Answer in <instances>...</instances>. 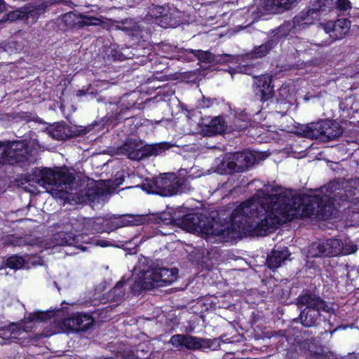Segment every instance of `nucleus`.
<instances>
[{
	"label": "nucleus",
	"instance_id": "f257e3e1",
	"mask_svg": "<svg viewBox=\"0 0 359 359\" xmlns=\"http://www.w3.org/2000/svg\"><path fill=\"white\" fill-rule=\"evenodd\" d=\"M269 187L260 189L256 195L238 205L224 224L210 221L201 214L189 213L180 217L172 218L175 224L182 229L194 233L217 236L222 240L235 239L242 234L262 236L278 227V217H275L274 206L269 201L271 194Z\"/></svg>",
	"mask_w": 359,
	"mask_h": 359
},
{
	"label": "nucleus",
	"instance_id": "f03ea898",
	"mask_svg": "<svg viewBox=\"0 0 359 359\" xmlns=\"http://www.w3.org/2000/svg\"><path fill=\"white\" fill-rule=\"evenodd\" d=\"M343 188L344 194L335 183H330L322 189V196H296L286 189H271L269 201L273 204L275 217L279 219L278 226L299 215L327 219L337 214L335 205H339L340 201L359 203V179L352 180Z\"/></svg>",
	"mask_w": 359,
	"mask_h": 359
},
{
	"label": "nucleus",
	"instance_id": "7ed1b4c3",
	"mask_svg": "<svg viewBox=\"0 0 359 359\" xmlns=\"http://www.w3.org/2000/svg\"><path fill=\"white\" fill-rule=\"evenodd\" d=\"M74 180L73 174L65 168H36L27 175L28 182L44 188L56 198L65 197L72 189Z\"/></svg>",
	"mask_w": 359,
	"mask_h": 359
},
{
	"label": "nucleus",
	"instance_id": "20e7f679",
	"mask_svg": "<svg viewBox=\"0 0 359 359\" xmlns=\"http://www.w3.org/2000/svg\"><path fill=\"white\" fill-rule=\"evenodd\" d=\"M296 304L300 309L305 306L299 315L301 323L305 327L315 326L321 311L327 313H333L334 311L332 304H327L320 296L309 292L299 295Z\"/></svg>",
	"mask_w": 359,
	"mask_h": 359
},
{
	"label": "nucleus",
	"instance_id": "39448f33",
	"mask_svg": "<svg viewBox=\"0 0 359 359\" xmlns=\"http://www.w3.org/2000/svg\"><path fill=\"white\" fill-rule=\"evenodd\" d=\"M31 145L26 141L0 142V168L4 165L18 164L23 167L34 163L36 158Z\"/></svg>",
	"mask_w": 359,
	"mask_h": 359
},
{
	"label": "nucleus",
	"instance_id": "423d86ee",
	"mask_svg": "<svg viewBox=\"0 0 359 359\" xmlns=\"http://www.w3.org/2000/svg\"><path fill=\"white\" fill-rule=\"evenodd\" d=\"M146 186H148V192L163 196H171L191 190L188 179L177 176L174 173L164 174L143 184L144 189H147Z\"/></svg>",
	"mask_w": 359,
	"mask_h": 359
},
{
	"label": "nucleus",
	"instance_id": "0eeeda50",
	"mask_svg": "<svg viewBox=\"0 0 359 359\" xmlns=\"http://www.w3.org/2000/svg\"><path fill=\"white\" fill-rule=\"evenodd\" d=\"M177 275L178 270L176 268H151L143 272L138 280H135L133 290H151L169 285L177 280Z\"/></svg>",
	"mask_w": 359,
	"mask_h": 359
},
{
	"label": "nucleus",
	"instance_id": "6e6552de",
	"mask_svg": "<svg viewBox=\"0 0 359 359\" xmlns=\"http://www.w3.org/2000/svg\"><path fill=\"white\" fill-rule=\"evenodd\" d=\"M55 313V311L31 313L21 323L18 324L12 323L0 329V335H4L13 340H18L19 343L22 344L24 341H20V340L32 330L35 323L45 321L54 316Z\"/></svg>",
	"mask_w": 359,
	"mask_h": 359
},
{
	"label": "nucleus",
	"instance_id": "1a4fd4ad",
	"mask_svg": "<svg viewBox=\"0 0 359 359\" xmlns=\"http://www.w3.org/2000/svg\"><path fill=\"white\" fill-rule=\"evenodd\" d=\"M170 145L166 142L143 146L138 140H128L120 148L119 153L126 155L133 161H141L151 156H156L169 149Z\"/></svg>",
	"mask_w": 359,
	"mask_h": 359
},
{
	"label": "nucleus",
	"instance_id": "9d476101",
	"mask_svg": "<svg viewBox=\"0 0 359 359\" xmlns=\"http://www.w3.org/2000/svg\"><path fill=\"white\" fill-rule=\"evenodd\" d=\"M109 192V182L104 180L93 182L81 191L79 200L89 203L94 207L97 204L103 203L108 198Z\"/></svg>",
	"mask_w": 359,
	"mask_h": 359
},
{
	"label": "nucleus",
	"instance_id": "9b49d317",
	"mask_svg": "<svg viewBox=\"0 0 359 359\" xmlns=\"http://www.w3.org/2000/svg\"><path fill=\"white\" fill-rule=\"evenodd\" d=\"M341 241L330 238L326 241L313 242L309 248L308 255L311 257H333L340 255Z\"/></svg>",
	"mask_w": 359,
	"mask_h": 359
},
{
	"label": "nucleus",
	"instance_id": "f8f14e48",
	"mask_svg": "<svg viewBox=\"0 0 359 359\" xmlns=\"http://www.w3.org/2000/svg\"><path fill=\"white\" fill-rule=\"evenodd\" d=\"M320 15V11L318 8H309L306 11H302L294 18L293 25L290 22H287L280 26L278 34L286 36L288 34L292 27L297 29H300L301 26L311 25L314 21L319 20Z\"/></svg>",
	"mask_w": 359,
	"mask_h": 359
},
{
	"label": "nucleus",
	"instance_id": "ddd939ff",
	"mask_svg": "<svg viewBox=\"0 0 359 359\" xmlns=\"http://www.w3.org/2000/svg\"><path fill=\"white\" fill-rule=\"evenodd\" d=\"M94 323V319L87 313H74L65 318L60 323L64 332H79L88 330Z\"/></svg>",
	"mask_w": 359,
	"mask_h": 359
},
{
	"label": "nucleus",
	"instance_id": "4468645a",
	"mask_svg": "<svg viewBox=\"0 0 359 359\" xmlns=\"http://www.w3.org/2000/svg\"><path fill=\"white\" fill-rule=\"evenodd\" d=\"M350 27L351 22L344 18L327 22L323 26L324 32L328 34L333 41L344 38L348 33Z\"/></svg>",
	"mask_w": 359,
	"mask_h": 359
},
{
	"label": "nucleus",
	"instance_id": "2eb2a0df",
	"mask_svg": "<svg viewBox=\"0 0 359 359\" xmlns=\"http://www.w3.org/2000/svg\"><path fill=\"white\" fill-rule=\"evenodd\" d=\"M187 53H191L196 57L199 61L206 63H228L232 62L237 59L228 54L224 55H215L210 51H204L202 50H187Z\"/></svg>",
	"mask_w": 359,
	"mask_h": 359
},
{
	"label": "nucleus",
	"instance_id": "dca6fc26",
	"mask_svg": "<svg viewBox=\"0 0 359 359\" xmlns=\"http://www.w3.org/2000/svg\"><path fill=\"white\" fill-rule=\"evenodd\" d=\"M271 83V77L267 75H262L255 79V94L259 95L263 102L269 100L273 95V87Z\"/></svg>",
	"mask_w": 359,
	"mask_h": 359
},
{
	"label": "nucleus",
	"instance_id": "f3484780",
	"mask_svg": "<svg viewBox=\"0 0 359 359\" xmlns=\"http://www.w3.org/2000/svg\"><path fill=\"white\" fill-rule=\"evenodd\" d=\"M254 20L266 14L278 13L276 0H256L255 4L250 8Z\"/></svg>",
	"mask_w": 359,
	"mask_h": 359
},
{
	"label": "nucleus",
	"instance_id": "a211bd4d",
	"mask_svg": "<svg viewBox=\"0 0 359 359\" xmlns=\"http://www.w3.org/2000/svg\"><path fill=\"white\" fill-rule=\"evenodd\" d=\"M231 155L235 172H243L256 161L255 156L250 151L234 152Z\"/></svg>",
	"mask_w": 359,
	"mask_h": 359
},
{
	"label": "nucleus",
	"instance_id": "6ab92c4d",
	"mask_svg": "<svg viewBox=\"0 0 359 359\" xmlns=\"http://www.w3.org/2000/svg\"><path fill=\"white\" fill-rule=\"evenodd\" d=\"M231 152L226 153L215 158L214 163L215 172L219 174H231L235 172V167Z\"/></svg>",
	"mask_w": 359,
	"mask_h": 359
},
{
	"label": "nucleus",
	"instance_id": "aec40b11",
	"mask_svg": "<svg viewBox=\"0 0 359 359\" xmlns=\"http://www.w3.org/2000/svg\"><path fill=\"white\" fill-rule=\"evenodd\" d=\"M290 252L287 248L282 249H274L270 255L268 256L266 264L271 269H276L280 267L283 262L288 259Z\"/></svg>",
	"mask_w": 359,
	"mask_h": 359
},
{
	"label": "nucleus",
	"instance_id": "412c9836",
	"mask_svg": "<svg viewBox=\"0 0 359 359\" xmlns=\"http://www.w3.org/2000/svg\"><path fill=\"white\" fill-rule=\"evenodd\" d=\"M46 133L55 140H63L73 135L69 126L64 123H55L46 128Z\"/></svg>",
	"mask_w": 359,
	"mask_h": 359
},
{
	"label": "nucleus",
	"instance_id": "4be33fe9",
	"mask_svg": "<svg viewBox=\"0 0 359 359\" xmlns=\"http://www.w3.org/2000/svg\"><path fill=\"white\" fill-rule=\"evenodd\" d=\"M323 141H329L340 136L342 130L338 123L332 121H324Z\"/></svg>",
	"mask_w": 359,
	"mask_h": 359
},
{
	"label": "nucleus",
	"instance_id": "5701e85b",
	"mask_svg": "<svg viewBox=\"0 0 359 359\" xmlns=\"http://www.w3.org/2000/svg\"><path fill=\"white\" fill-rule=\"evenodd\" d=\"M324 121L310 123L302 130L303 135L307 138L319 139L323 141Z\"/></svg>",
	"mask_w": 359,
	"mask_h": 359
},
{
	"label": "nucleus",
	"instance_id": "b1692460",
	"mask_svg": "<svg viewBox=\"0 0 359 359\" xmlns=\"http://www.w3.org/2000/svg\"><path fill=\"white\" fill-rule=\"evenodd\" d=\"M54 243L55 245H74L79 248V236L69 232H59L53 236Z\"/></svg>",
	"mask_w": 359,
	"mask_h": 359
},
{
	"label": "nucleus",
	"instance_id": "393cba45",
	"mask_svg": "<svg viewBox=\"0 0 359 359\" xmlns=\"http://www.w3.org/2000/svg\"><path fill=\"white\" fill-rule=\"evenodd\" d=\"M107 221L104 218H88L85 219L83 221L84 229H81V231H83L86 233L88 231L93 233H100L105 231L104 223Z\"/></svg>",
	"mask_w": 359,
	"mask_h": 359
},
{
	"label": "nucleus",
	"instance_id": "a878e982",
	"mask_svg": "<svg viewBox=\"0 0 359 359\" xmlns=\"http://www.w3.org/2000/svg\"><path fill=\"white\" fill-rule=\"evenodd\" d=\"M228 130L226 121L220 116L212 118L207 127L208 135L222 134Z\"/></svg>",
	"mask_w": 359,
	"mask_h": 359
},
{
	"label": "nucleus",
	"instance_id": "bb28decb",
	"mask_svg": "<svg viewBox=\"0 0 359 359\" xmlns=\"http://www.w3.org/2000/svg\"><path fill=\"white\" fill-rule=\"evenodd\" d=\"M210 346V340L191 335H186L185 346L188 350H196Z\"/></svg>",
	"mask_w": 359,
	"mask_h": 359
},
{
	"label": "nucleus",
	"instance_id": "cd10ccee",
	"mask_svg": "<svg viewBox=\"0 0 359 359\" xmlns=\"http://www.w3.org/2000/svg\"><path fill=\"white\" fill-rule=\"evenodd\" d=\"M250 126H253L251 116L248 114L245 111H242L239 114H237L234 119V128H231V130H243Z\"/></svg>",
	"mask_w": 359,
	"mask_h": 359
},
{
	"label": "nucleus",
	"instance_id": "c85d7f7f",
	"mask_svg": "<svg viewBox=\"0 0 359 359\" xmlns=\"http://www.w3.org/2000/svg\"><path fill=\"white\" fill-rule=\"evenodd\" d=\"M115 222L117 228L126 226L138 225L142 222V218L140 215H124L116 219Z\"/></svg>",
	"mask_w": 359,
	"mask_h": 359
},
{
	"label": "nucleus",
	"instance_id": "c756f323",
	"mask_svg": "<svg viewBox=\"0 0 359 359\" xmlns=\"http://www.w3.org/2000/svg\"><path fill=\"white\" fill-rule=\"evenodd\" d=\"M273 42L272 41H269L259 46L255 47L252 52L246 55V57L249 59L262 57L268 54L273 48Z\"/></svg>",
	"mask_w": 359,
	"mask_h": 359
},
{
	"label": "nucleus",
	"instance_id": "7c9ffc66",
	"mask_svg": "<svg viewBox=\"0 0 359 359\" xmlns=\"http://www.w3.org/2000/svg\"><path fill=\"white\" fill-rule=\"evenodd\" d=\"M126 280L123 278L121 280H119L114 288L109 292V297L111 298V300L114 302H119L121 301L125 296V291L123 289V285Z\"/></svg>",
	"mask_w": 359,
	"mask_h": 359
},
{
	"label": "nucleus",
	"instance_id": "2f4dec72",
	"mask_svg": "<svg viewBox=\"0 0 359 359\" xmlns=\"http://www.w3.org/2000/svg\"><path fill=\"white\" fill-rule=\"evenodd\" d=\"M62 20L69 28H80V14L67 13L64 15Z\"/></svg>",
	"mask_w": 359,
	"mask_h": 359
},
{
	"label": "nucleus",
	"instance_id": "473e14b6",
	"mask_svg": "<svg viewBox=\"0 0 359 359\" xmlns=\"http://www.w3.org/2000/svg\"><path fill=\"white\" fill-rule=\"evenodd\" d=\"M102 22L100 18L80 14V28L86 26H98Z\"/></svg>",
	"mask_w": 359,
	"mask_h": 359
},
{
	"label": "nucleus",
	"instance_id": "72a5a7b5",
	"mask_svg": "<svg viewBox=\"0 0 359 359\" xmlns=\"http://www.w3.org/2000/svg\"><path fill=\"white\" fill-rule=\"evenodd\" d=\"M25 264V259L17 255L11 256L6 261L7 266L13 269H19L22 268Z\"/></svg>",
	"mask_w": 359,
	"mask_h": 359
},
{
	"label": "nucleus",
	"instance_id": "f704fd0d",
	"mask_svg": "<svg viewBox=\"0 0 359 359\" xmlns=\"http://www.w3.org/2000/svg\"><path fill=\"white\" fill-rule=\"evenodd\" d=\"M297 1L298 0H276L278 13L291 9L297 5Z\"/></svg>",
	"mask_w": 359,
	"mask_h": 359
},
{
	"label": "nucleus",
	"instance_id": "c9c22d12",
	"mask_svg": "<svg viewBox=\"0 0 359 359\" xmlns=\"http://www.w3.org/2000/svg\"><path fill=\"white\" fill-rule=\"evenodd\" d=\"M186 334H175L170 339L169 343L174 347L180 349L185 346Z\"/></svg>",
	"mask_w": 359,
	"mask_h": 359
},
{
	"label": "nucleus",
	"instance_id": "e433bc0d",
	"mask_svg": "<svg viewBox=\"0 0 359 359\" xmlns=\"http://www.w3.org/2000/svg\"><path fill=\"white\" fill-rule=\"evenodd\" d=\"M357 247L352 243H346L344 245L341 242V252L342 255H350L354 253L357 250Z\"/></svg>",
	"mask_w": 359,
	"mask_h": 359
},
{
	"label": "nucleus",
	"instance_id": "4c0bfd02",
	"mask_svg": "<svg viewBox=\"0 0 359 359\" xmlns=\"http://www.w3.org/2000/svg\"><path fill=\"white\" fill-rule=\"evenodd\" d=\"M336 7L339 11H346L351 9V4L349 0H337Z\"/></svg>",
	"mask_w": 359,
	"mask_h": 359
},
{
	"label": "nucleus",
	"instance_id": "58836bf2",
	"mask_svg": "<svg viewBox=\"0 0 359 359\" xmlns=\"http://www.w3.org/2000/svg\"><path fill=\"white\" fill-rule=\"evenodd\" d=\"M120 107L121 110L119 114H118L117 118L122 116V114H123V111L126 109H129L134 105V102H129L127 104H125V97H123L122 99L120 101Z\"/></svg>",
	"mask_w": 359,
	"mask_h": 359
},
{
	"label": "nucleus",
	"instance_id": "ea45409f",
	"mask_svg": "<svg viewBox=\"0 0 359 359\" xmlns=\"http://www.w3.org/2000/svg\"><path fill=\"white\" fill-rule=\"evenodd\" d=\"M213 102V100L205 98L204 96H203L202 99L198 102V107L202 109L208 108L212 105Z\"/></svg>",
	"mask_w": 359,
	"mask_h": 359
},
{
	"label": "nucleus",
	"instance_id": "a19ab883",
	"mask_svg": "<svg viewBox=\"0 0 359 359\" xmlns=\"http://www.w3.org/2000/svg\"><path fill=\"white\" fill-rule=\"evenodd\" d=\"M125 28L128 30H130L131 32V34L135 36H137L139 34V32L140 31V26L137 23H134L131 27H126Z\"/></svg>",
	"mask_w": 359,
	"mask_h": 359
},
{
	"label": "nucleus",
	"instance_id": "79ce46f5",
	"mask_svg": "<svg viewBox=\"0 0 359 359\" xmlns=\"http://www.w3.org/2000/svg\"><path fill=\"white\" fill-rule=\"evenodd\" d=\"M149 354L148 352H144L143 349L138 348L136 350V357L140 359H146L149 357Z\"/></svg>",
	"mask_w": 359,
	"mask_h": 359
},
{
	"label": "nucleus",
	"instance_id": "37998d69",
	"mask_svg": "<svg viewBox=\"0 0 359 359\" xmlns=\"http://www.w3.org/2000/svg\"><path fill=\"white\" fill-rule=\"evenodd\" d=\"M302 346L305 348L306 346H308V350L311 352V353H314L315 354L316 353V351H313L312 350H311V346H313V339H307V340H305L303 341Z\"/></svg>",
	"mask_w": 359,
	"mask_h": 359
},
{
	"label": "nucleus",
	"instance_id": "c03bdc74",
	"mask_svg": "<svg viewBox=\"0 0 359 359\" xmlns=\"http://www.w3.org/2000/svg\"><path fill=\"white\" fill-rule=\"evenodd\" d=\"M41 241L38 238H30L25 241V244L31 246L39 245Z\"/></svg>",
	"mask_w": 359,
	"mask_h": 359
},
{
	"label": "nucleus",
	"instance_id": "a18cd8bd",
	"mask_svg": "<svg viewBox=\"0 0 359 359\" xmlns=\"http://www.w3.org/2000/svg\"><path fill=\"white\" fill-rule=\"evenodd\" d=\"M7 11V7L4 0H0V13Z\"/></svg>",
	"mask_w": 359,
	"mask_h": 359
},
{
	"label": "nucleus",
	"instance_id": "49530a36",
	"mask_svg": "<svg viewBox=\"0 0 359 359\" xmlns=\"http://www.w3.org/2000/svg\"><path fill=\"white\" fill-rule=\"evenodd\" d=\"M97 245L102 246V247H106V246H108L109 244L107 241H98L97 243Z\"/></svg>",
	"mask_w": 359,
	"mask_h": 359
},
{
	"label": "nucleus",
	"instance_id": "de8ad7c7",
	"mask_svg": "<svg viewBox=\"0 0 359 359\" xmlns=\"http://www.w3.org/2000/svg\"><path fill=\"white\" fill-rule=\"evenodd\" d=\"M123 359H135L133 354H129L127 357L123 356Z\"/></svg>",
	"mask_w": 359,
	"mask_h": 359
},
{
	"label": "nucleus",
	"instance_id": "09e8293b",
	"mask_svg": "<svg viewBox=\"0 0 359 359\" xmlns=\"http://www.w3.org/2000/svg\"><path fill=\"white\" fill-rule=\"evenodd\" d=\"M162 9H163V8H162V7H161V6H159V7H156V10L158 11V13H161V11H158V10H159V11H161V10H162Z\"/></svg>",
	"mask_w": 359,
	"mask_h": 359
},
{
	"label": "nucleus",
	"instance_id": "8fccbe9b",
	"mask_svg": "<svg viewBox=\"0 0 359 359\" xmlns=\"http://www.w3.org/2000/svg\"><path fill=\"white\" fill-rule=\"evenodd\" d=\"M80 248H81V250L82 251H86V247H81Z\"/></svg>",
	"mask_w": 359,
	"mask_h": 359
},
{
	"label": "nucleus",
	"instance_id": "3c124183",
	"mask_svg": "<svg viewBox=\"0 0 359 359\" xmlns=\"http://www.w3.org/2000/svg\"><path fill=\"white\" fill-rule=\"evenodd\" d=\"M4 50L0 47V53H1V52H4Z\"/></svg>",
	"mask_w": 359,
	"mask_h": 359
},
{
	"label": "nucleus",
	"instance_id": "603ef678",
	"mask_svg": "<svg viewBox=\"0 0 359 359\" xmlns=\"http://www.w3.org/2000/svg\"><path fill=\"white\" fill-rule=\"evenodd\" d=\"M3 22H4V20H1V21H0V25H1Z\"/></svg>",
	"mask_w": 359,
	"mask_h": 359
},
{
	"label": "nucleus",
	"instance_id": "864d4df0",
	"mask_svg": "<svg viewBox=\"0 0 359 359\" xmlns=\"http://www.w3.org/2000/svg\"><path fill=\"white\" fill-rule=\"evenodd\" d=\"M220 215H221L222 216H223V217L225 215V214H222V213H221Z\"/></svg>",
	"mask_w": 359,
	"mask_h": 359
}]
</instances>
